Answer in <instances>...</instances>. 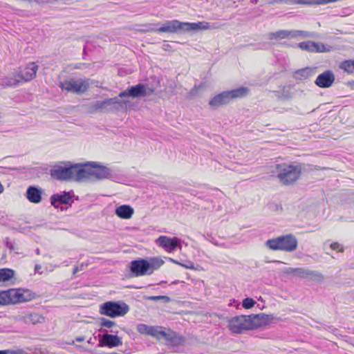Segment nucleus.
Returning a JSON list of instances; mask_svg holds the SVG:
<instances>
[{"mask_svg":"<svg viewBox=\"0 0 354 354\" xmlns=\"http://www.w3.org/2000/svg\"><path fill=\"white\" fill-rule=\"evenodd\" d=\"M301 171L302 166L299 162H283L277 164L272 173L279 179L281 185H290L299 180Z\"/></svg>","mask_w":354,"mask_h":354,"instance_id":"obj_1","label":"nucleus"},{"mask_svg":"<svg viewBox=\"0 0 354 354\" xmlns=\"http://www.w3.org/2000/svg\"><path fill=\"white\" fill-rule=\"evenodd\" d=\"M211 28L210 24L207 21L197 23L180 22L178 20L166 21L162 26L157 29L160 32L176 33L187 32L190 31H198L208 30Z\"/></svg>","mask_w":354,"mask_h":354,"instance_id":"obj_2","label":"nucleus"},{"mask_svg":"<svg viewBox=\"0 0 354 354\" xmlns=\"http://www.w3.org/2000/svg\"><path fill=\"white\" fill-rule=\"evenodd\" d=\"M163 263L164 261L157 257L151 258L149 260L138 259L131 262L130 270L136 277L151 274Z\"/></svg>","mask_w":354,"mask_h":354,"instance_id":"obj_3","label":"nucleus"},{"mask_svg":"<svg viewBox=\"0 0 354 354\" xmlns=\"http://www.w3.org/2000/svg\"><path fill=\"white\" fill-rule=\"evenodd\" d=\"M249 92L247 87H239L230 91L221 92L213 97L209 102V106L213 109L226 105L231 100L245 96Z\"/></svg>","mask_w":354,"mask_h":354,"instance_id":"obj_4","label":"nucleus"},{"mask_svg":"<svg viewBox=\"0 0 354 354\" xmlns=\"http://www.w3.org/2000/svg\"><path fill=\"white\" fill-rule=\"evenodd\" d=\"M297 244V238L290 234L269 239L266 243V246L272 250H282L288 252L295 251Z\"/></svg>","mask_w":354,"mask_h":354,"instance_id":"obj_5","label":"nucleus"},{"mask_svg":"<svg viewBox=\"0 0 354 354\" xmlns=\"http://www.w3.org/2000/svg\"><path fill=\"white\" fill-rule=\"evenodd\" d=\"M101 315L115 318L122 317L129 311V306L123 301H109L100 306Z\"/></svg>","mask_w":354,"mask_h":354,"instance_id":"obj_6","label":"nucleus"},{"mask_svg":"<svg viewBox=\"0 0 354 354\" xmlns=\"http://www.w3.org/2000/svg\"><path fill=\"white\" fill-rule=\"evenodd\" d=\"M74 193L73 191L61 192L59 193L53 194L50 198V204L55 209H60L62 211L66 210L67 208L62 206V205H68L71 207L73 203V197Z\"/></svg>","mask_w":354,"mask_h":354,"instance_id":"obj_7","label":"nucleus"},{"mask_svg":"<svg viewBox=\"0 0 354 354\" xmlns=\"http://www.w3.org/2000/svg\"><path fill=\"white\" fill-rule=\"evenodd\" d=\"M92 171L91 162H87L84 165H73V180L92 182Z\"/></svg>","mask_w":354,"mask_h":354,"instance_id":"obj_8","label":"nucleus"},{"mask_svg":"<svg viewBox=\"0 0 354 354\" xmlns=\"http://www.w3.org/2000/svg\"><path fill=\"white\" fill-rule=\"evenodd\" d=\"M228 328L233 333H241L243 330H251L248 316L240 315L232 317L229 320Z\"/></svg>","mask_w":354,"mask_h":354,"instance_id":"obj_9","label":"nucleus"},{"mask_svg":"<svg viewBox=\"0 0 354 354\" xmlns=\"http://www.w3.org/2000/svg\"><path fill=\"white\" fill-rule=\"evenodd\" d=\"M59 86L68 93H84L88 89V85L85 84V81L83 80H75L70 79L61 82Z\"/></svg>","mask_w":354,"mask_h":354,"instance_id":"obj_10","label":"nucleus"},{"mask_svg":"<svg viewBox=\"0 0 354 354\" xmlns=\"http://www.w3.org/2000/svg\"><path fill=\"white\" fill-rule=\"evenodd\" d=\"M93 167L92 182L96 180H103L104 179H110L114 180L115 176L111 170L106 166L101 165L100 162H91Z\"/></svg>","mask_w":354,"mask_h":354,"instance_id":"obj_11","label":"nucleus"},{"mask_svg":"<svg viewBox=\"0 0 354 354\" xmlns=\"http://www.w3.org/2000/svg\"><path fill=\"white\" fill-rule=\"evenodd\" d=\"M121 103L122 102L116 97L108 98L103 101H96L95 102L88 105L87 111L91 114L103 111H109L111 110V108L110 107L111 105Z\"/></svg>","mask_w":354,"mask_h":354,"instance_id":"obj_12","label":"nucleus"},{"mask_svg":"<svg viewBox=\"0 0 354 354\" xmlns=\"http://www.w3.org/2000/svg\"><path fill=\"white\" fill-rule=\"evenodd\" d=\"M51 177L58 180H73V165L70 166H55L50 171Z\"/></svg>","mask_w":354,"mask_h":354,"instance_id":"obj_13","label":"nucleus"},{"mask_svg":"<svg viewBox=\"0 0 354 354\" xmlns=\"http://www.w3.org/2000/svg\"><path fill=\"white\" fill-rule=\"evenodd\" d=\"M162 339L166 341L167 346H171L173 348L185 345L186 342V338L184 336L171 330L170 328H167L165 333H163Z\"/></svg>","mask_w":354,"mask_h":354,"instance_id":"obj_14","label":"nucleus"},{"mask_svg":"<svg viewBox=\"0 0 354 354\" xmlns=\"http://www.w3.org/2000/svg\"><path fill=\"white\" fill-rule=\"evenodd\" d=\"M122 344V339L116 335L109 334L105 330L102 335H99V346L114 348Z\"/></svg>","mask_w":354,"mask_h":354,"instance_id":"obj_15","label":"nucleus"},{"mask_svg":"<svg viewBox=\"0 0 354 354\" xmlns=\"http://www.w3.org/2000/svg\"><path fill=\"white\" fill-rule=\"evenodd\" d=\"M10 298V304L28 301L31 299L29 290L24 289H9L7 290Z\"/></svg>","mask_w":354,"mask_h":354,"instance_id":"obj_16","label":"nucleus"},{"mask_svg":"<svg viewBox=\"0 0 354 354\" xmlns=\"http://www.w3.org/2000/svg\"><path fill=\"white\" fill-rule=\"evenodd\" d=\"M39 66L35 62H30L17 73L22 82H29L36 77Z\"/></svg>","mask_w":354,"mask_h":354,"instance_id":"obj_17","label":"nucleus"},{"mask_svg":"<svg viewBox=\"0 0 354 354\" xmlns=\"http://www.w3.org/2000/svg\"><path fill=\"white\" fill-rule=\"evenodd\" d=\"M335 76L334 73L327 70L319 74L315 81V84L319 88H326L332 86L335 82Z\"/></svg>","mask_w":354,"mask_h":354,"instance_id":"obj_18","label":"nucleus"},{"mask_svg":"<svg viewBox=\"0 0 354 354\" xmlns=\"http://www.w3.org/2000/svg\"><path fill=\"white\" fill-rule=\"evenodd\" d=\"M156 243L165 250L171 252L180 247V241L177 237L169 238L166 236H160Z\"/></svg>","mask_w":354,"mask_h":354,"instance_id":"obj_19","label":"nucleus"},{"mask_svg":"<svg viewBox=\"0 0 354 354\" xmlns=\"http://www.w3.org/2000/svg\"><path fill=\"white\" fill-rule=\"evenodd\" d=\"M153 89L147 88L143 84H138L129 88V97L136 98L140 97H145L151 95Z\"/></svg>","mask_w":354,"mask_h":354,"instance_id":"obj_20","label":"nucleus"},{"mask_svg":"<svg viewBox=\"0 0 354 354\" xmlns=\"http://www.w3.org/2000/svg\"><path fill=\"white\" fill-rule=\"evenodd\" d=\"M251 330L267 325L270 322V316L263 313L248 315Z\"/></svg>","mask_w":354,"mask_h":354,"instance_id":"obj_21","label":"nucleus"},{"mask_svg":"<svg viewBox=\"0 0 354 354\" xmlns=\"http://www.w3.org/2000/svg\"><path fill=\"white\" fill-rule=\"evenodd\" d=\"M41 189L36 186H30L28 187L26 193L27 199L32 203H39L41 201Z\"/></svg>","mask_w":354,"mask_h":354,"instance_id":"obj_22","label":"nucleus"},{"mask_svg":"<svg viewBox=\"0 0 354 354\" xmlns=\"http://www.w3.org/2000/svg\"><path fill=\"white\" fill-rule=\"evenodd\" d=\"M134 212L133 209L128 205H122L115 209V214L121 218L129 219Z\"/></svg>","mask_w":354,"mask_h":354,"instance_id":"obj_23","label":"nucleus"},{"mask_svg":"<svg viewBox=\"0 0 354 354\" xmlns=\"http://www.w3.org/2000/svg\"><path fill=\"white\" fill-rule=\"evenodd\" d=\"M290 38L295 39V38H317V33L315 32L305 31V30H289Z\"/></svg>","mask_w":354,"mask_h":354,"instance_id":"obj_24","label":"nucleus"},{"mask_svg":"<svg viewBox=\"0 0 354 354\" xmlns=\"http://www.w3.org/2000/svg\"><path fill=\"white\" fill-rule=\"evenodd\" d=\"M21 82L22 80L16 74L13 77H6L2 79L1 84L5 87H16Z\"/></svg>","mask_w":354,"mask_h":354,"instance_id":"obj_25","label":"nucleus"},{"mask_svg":"<svg viewBox=\"0 0 354 354\" xmlns=\"http://www.w3.org/2000/svg\"><path fill=\"white\" fill-rule=\"evenodd\" d=\"M308 269L304 268H288L286 269L285 272L288 274H295L299 278L306 279L308 274Z\"/></svg>","mask_w":354,"mask_h":354,"instance_id":"obj_26","label":"nucleus"},{"mask_svg":"<svg viewBox=\"0 0 354 354\" xmlns=\"http://www.w3.org/2000/svg\"><path fill=\"white\" fill-rule=\"evenodd\" d=\"M267 37L270 40L290 38L289 30H280L277 32H271L267 34Z\"/></svg>","mask_w":354,"mask_h":354,"instance_id":"obj_27","label":"nucleus"},{"mask_svg":"<svg viewBox=\"0 0 354 354\" xmlns=\"http://www.w3.org/2000/svg\"><path fill=\"white\" fill-rule=\"evenodd\" d=\"M313 46V53H329L334 50L332 46L322 42L315 41Z\"/></svg>","mask_w":354,"mask_h":354,"instance_id":"obj_28","label":"nucleus"},{"mask_svg":"<svg viewBox=\"0 0 354 354\" xmlns=\"http://www.w3.org/2000/svg\"><path fill=\"white\" fill-rule=\"evenodd\" d=\"M275 96L280 100H289L290 99L293 93L291 92L290 87L283 86L281 90L274 91Z\"/></svg>","mask_w":354,"mask_h":354,"instance_id":"obj_29","label":"nucleus"},{"mask_svg":"<svg viewBox=\"0 0 354 354\" xmlns=\"http://www.w3.org/2000/svg\"><path fill=\"white\" fill-rule=\"evenodd\" d=\"M24 322L26 324H36L44 321V317L38 313L28 314L24 316Z\"/></svg>","mask_w":354,"mask_h":354,"instance_id":"obj_30","label":"nucleus"},{"mask_svg":"<svg viewBox=\"0 0 354 354\" xmlns=\"http://www.w3.org/2000/svg\"><path fill=\"white\" fill-rule=\"evenodd\" d=\"M167 329L162 326H151L148 335L161 339L163 338V333H165Z\"/></svg>","mask_w":354,"mask_h":354,"instance_id":"obj_31","label":"nucleus"},{"mask_svg":"<svg viewBox=\"0 0 354 354\" xmlns=\"http://www.w3.org/2000/svg\"><path fill=\"white\" fill-rule=\"evenodd\" d=\"M15 275V271L10 268L0 269V282H6L11 279Z\"/></svg>","mask_w":354,"mask_h":354,"instance_id":"obj_32","label":"nucleus"},{"mask_svg":"<svg viewBox=\"0 0 354 354\" xmlns=\"http://www.w3.org/2000/svg\"><path fill=\"white\" fill-rule=\"evenodd\" d=\"M314 43L313 41H306L297 44V46L302 50L313 53Z\"/></svg>","mask_w":354,"mask_h":354,"instance_id":"obj_33","label":"nucleus"},{"mask_svg":"<svg viewBox=\"0 0 354 354\" xmlns=\"http://www.w3.org/2000/svg\"><path fill=\"white\" fill-rule=\"evenodd\" d=\"M334 1L336 0H299L298 2L301 5H322Z\"/></svg>","mask_w":354,"mask_h":354,"instance_id":"obj_34","label":"nucleus"},{"mask_svg":"<svg viewBox=\"0 0 354 354\" xmlns=\"http://www.w3.org/2000/svg\"><path fill=\"white\" fill-rule=\"evenodd\" d=\"M340 68L345 71L352 73H354V61L346 60L341 63L339 66Z\"/></svg>","mask_w":354,"mask_h":354,"instance_id":"obj_35","label":"nucleus"},{"mask_svg":"<svg viewBox=\"0 0 354 354\" xmlns=\"http://www.w3.org/2000/svg\"><path fill=\"white\" fill-rule=\"evenodd\" d=\"M306 279H309L315 281H321L323 280L324 276L319 272L309 270Z\"/></svg>","mask_w":354,"mask_h":354,"instance_id":"obj_36","label":"nucleus"},{"mask_svg":"<svg viewBox=\"0 0 354 354\" xmlns=\"http://www.w3.org/2000/svg\"><path fill=\"white\" fill-rule=\"evenodd\" d=\"M311 73L312 69L307 67L297 71L295 75H297V77L306 79L311 75Z\"/></svg>","mask_w":354,"mask_h":354,"instance_id":"obj_37","label":"nucleus"},{"mask_svg":"<svg viewBox=\"0 0 354 354\" xmlns=\"http://www.w3.org/2000/svg\"><path fill=\"white\" fill-rule=\"evenodd\" d=\"M10 298L9 297V293L7 292V290L2 291L0 292V304L1 305H8L10 304Z\"/></svg>","mask_w":354,"mask_h":354,"instance_id":"obj_38","label":"nucleus"},{"mask_svg":"<svg viewBox=\"0 0 354 354\" xmlns=\"http://www.w3.org/2000/svg\"><path fill=\"white\" fill-rule=\"evenodd\" d=\"M298 1L299 0H270L268 3L271 5L281 3H284L288 5L300 4Z\"/></svg>","mask_w":354,"mask_h":354,"instance_id":"obj_39","label":"nucleus"},{"mask_svg":"<svg viewBox=\"0 0 354 354\" xmlns=\"http://www.w3.org/2000/svg\"><path fill=\"white\" fill-rule=\"evenodd\" d=\"M255 304L256 301L250 297L244 299L242 301V306L245 309H250L252 308Z\"/></svg>","mask_w":354,"mask_h":354,"instance_id":"obj_40","label":"nucleus"},{"mask_svg":"<svg viewBox=\"0 0 354 354\" xmlns=\"http://www.w3.org/2000/svg\"><path fill=\"white\" fill-rule=\"evenodd\" d=\"M150 327H151L150 326H147L144 324H140L137 326V330H138V333H140V334H144V335H148L149 333Z\"/></svg>","mask_w":354,"mask_h":354,"instance_id":"obj_41","label":"nucleus"},{"mask_svg":"<svg viewBox=\"0 0 354 354\" xmlns=\"http://www.w3.org/2000/svg\"><path fill=\"white\" fill-rule=\"evenodd\" d=\"M100 325L103 327L111 328L115 325V323L113 321L102 317L100 319Z\"/></svg>","mask_w":354,"mask_h":354,"instance_id":"obj_42","label":"nucleus"},{"mask_svg":"<svg viewBox=\"0 0 354 354\" xmlns=\"http://www.w3.org/2000/svg\"><path fill=\"white\" fill-rule=\"evenodd\" d=\"M6 246L11 251H15L18 248L16 247L15 243L10 241L9 238H6L5 240Z\"/></svg>","mask_w":354,"mask_h":354,"instance_id":"obj_43","label":"nucleus"},{"mask_svg":"<svg viewBox=\"0 0 354 354\" xmlns=\"http://www.w3.org/2000/svg\"><path fill=\"white\" fill-rule=\"evenodd\" d=\"M149 299L151 301H158L161 299L166 303H168L171 301V299L167 296H151L149 297Z\"/></svg>","mask_w":354,"mask_h":354,"instance_id":"obj_44","label":"nucleus"},{"mask_svg":"<svg viewBox=\"0 0 354 354\" xmlns=\"http://www.w3.org/2000/svg\"><path fill=\"white\" fill-rule=\"evenodd\" d=\"M330 248L333 250H338L339 252H343V247L337 242H333L330 244Z\"/></svg>","mask_w":354,"mask_h":354,"instance_id":"obj_45","label":"nucleus"},{"mask_svg":"<svg viewBox=\"0 0 354 354\" xmlns=\"http://www.w3.org/2000/svg\"><path fill=\"white\" fill-rule=\"evenodd\" d=\"M180 266L185 268L192 269V270L194 269V264L193 262H192L190 261H187L185 263H181Z\"/></svg>","mask_w":354,"mask_h":354,"instance_id":"obj_46","label":"nucleus"},{"mask_svg":"<svg viewBox=\"0 0 354 354\" xmlns=\"http://www.w3.org/2000/svg\"><path fill=\"white\" fill-rule=\"evenodd\" d=\"M119 97L123 98V97H129V88L127 89V90H124V91H121L119 95H118Z\"/></svg>","mask_w":354,"mask_h":354,"instance_id":"obj_47","label":"nucleus"},{"mask_svg":"<svg viewBox=\"0 0 354 354\" xmlns=\"http://www.w3.org/2000/svg\"><path fill=\"white\" fill-rule=\"evenodd\" d=\"M84 339H85V338H84V337H83V336L77 337L75 338V341L79 342H83V341L84 340Z\"/></svg>","mask_w":354,"mask_h":354,"instance_id":"obj_48","label":"nucleus"},{"mask_svg":"<svg viewBox=\"0 0 354 354\" xmlns=\"http://www.w3.org/2000/svg\"><path fill=\"white\" fill-rule=\"evenodd\" d=\"M41 268V266L39 264L35 265V271L39 272V270Z\"/></svg>","mask_w":354,"mask_h":354,"instance_id":"obj_49","label":"nucleus"},{"mask_svg":"<svg viewBox=\"0 0 354 354\" xmlns=\"http://www.w3.org/2000/svg\"><path fill=\"white\" fill-rule=\"evenodd\" d=\"M10 354H25V353L22 351H12V353Z\"/></svg>","mask_w":354,"mask_h":354,"instance_id":"obj_50","label":"nucleus"},{"mask_svg":"<svg viewBox=\"0 0 354 354\" xmlns=\"http://www.w3.org/2000/svg\"><path fill=\"white\" fill-rule=\"evenodd\" d=\"M78 271H79V268H78V267H75V268H73V274H75V273H77Z\"/></svg>","mask_w":354,"mask_h":354,"instance_id":"obj_51","label":"nucleus"},{"mask_svg":"<svg viewBox=\"0 0 354 354\" xmlns=\"http://www.w3.org/2000/svg\"><path fill=\"white\" fill-rule=\"evenodd\" d=\"M170 261H171V262H173V263H176V264H178V265H180V264H181V263H179L178 261H176V260H174V259H170Z\"/></svg>","mask_w":354,"mask_h":354,"instance_id":"obj_52","label":"nucleus"},{"mask_svg":"<svg viewBox=\"0 0 354 354\" xmlns=\"http://www.w3.org/2000/svg\"><path fill=\"white\" fill-rule=\"evenodd\" d=\"M6 351V354H10V353H12V351H10V350H5Z\"/></svg>","mask_w":354,"mask_h":354,"instance_id":"obj_53","label":"nucleus"},{"mask_svg":"<svg viewBox=\"0 0 354 354\" xmlns=\"http://www.w3.org/2000/svg\"><path fill=\"white\" fill-rule=\"evenodd\" d=\"M0 354H6V351L4 350L0 351Z\"/></svg>","mask_w":354,"mask_h":354,"instance_id":"obj_54","label":"nucleus"},{"mask_svg":"<svg viewBox=\"0 0 354 354\" xmlns=\"http://www.w3.org/2000/svg\"><path fill=\"white\" fill-rule=\"evenodd\" d=\"M36 253H37V254H39V249H38V248H37V249L36 250Z\"/></svg>","mask_w":354,"mask_h":354,"instance_id":"obj_55","label":"nucleus"},{"mask_svg":"<svg viewBox=\"0 0 354 354\" xmlns=\"http://www.w3.org/2000/svg\"><path fill=\"white\" fill-rule=\"evenodd\" d=\"M111 333H117V331H115V330H111Z\"/></svg>","mask_w":354,"mask_h":354,"instance_id":"obj_56","label":"nucleus"},{"mask_svg":"<svg viewBox=\"0 0 354 354\" xmlns=\"http://www.w3.org/2000/svg\"><path fill=\"white\" fill-rule=\"evenodd\" d=\"M123 103H124V104H127L128 103V101H127V100H124V101H123Z\"/></svg>","mask_w":354,"mask_h":354,"instance_id":"obj_57","label":"nucleus"},{"mask_svg":"<svg viewBox=\"0 0 354 354\" xmlns=\"http://www.w3.org/2000/svg\"><path fill=\"white\" fill-rule=\"evenodd\" d=\"M178 282V281H175L172 282V283L176 284V283H177Z\"/></svg>","mask_w":354,"mask_h":354,"instance_id":"obj_58","label":"nucleus"}]
</instances>
